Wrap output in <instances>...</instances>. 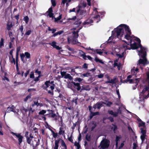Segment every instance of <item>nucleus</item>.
<instances>
[{"label": "nucleus", "instance_id": "1", "mask_svg": "<svg viewBox=\"0 0 149 149\" xmlns=\"http://www.w3.org/2000/svg\"><path fill=\"white\" fill-rule=\"evenodd\" d=\"M54 81L51 82L50 81H46L45 84L42 86L43 88L46 91H48V93L51 94L52 95H54L53 90L54 88L55 85L53 84Z\"/></svg>", "mask_w": 149, "mask_h": 149}, {"label": "nucleus", "instance_id": "2", "mask_svg": "<svg viewBox=\"0 0 149 149\" xmlns=\"http://www.w3.org/2000/svg\"><path fill=\"white\" fill-rule=\"evenodd\" d=\"M137 41H138L139 42V44L135 42L134 43L132 44V39L130 40L129 43L130 46V47L131 48V49H132L133 50L135 49H137L139 47H140V50L139 51V53L141 52L144 50H146L147 48L143 47L141 44V40L140 39L138 38Z\"/></svg>", "mask_w": 149, "mask_h": 149}, {"label": "nucleus", "instance_id": "3", "mask_svg": "<svg viewBox=\"0 0 149 149\" xmlns=\"http://www.w3.org/2000/svg\"><path fill=\"white\" fill-rule=\"evenodd\" d=\"M146 50H144L140 53H139L138 55L142 59L140 58L139 60L138 64L140 65L141 64L143 65L144 67L146 65L149 64V61H148L146 58L147 53Z\"/></svg>", "mask_w": 149, "mask_h": 149}, {"label": "nucleus", "instance_id": "4", "mask_svg": "<svg viewBox=\"0 0 149 149\" xmlns=\"http://www.w3.org/2000/svg\"><path fill=\"white\" fill-rule=\"evenodd\" d=\"M138 126L139 127H141L140 129L141 132V139L142 142H143L144 141L146 137L147 136L146 135V127L145 125V123L144 122L142 121L139 122Z\"/></svg>", "mask_w": 149, "mask_h": 149}, {"label": "nucleus", "instance_id": "5", "mask_svg": "<svg viewBox=\"0 0 149 149\" xmlns=\"http://www.w3.org/2000/svg\"><path fill=\"white\" fill-rule=\"evenodd\" d=\"M92 18L93 19H88L86 20L85 22L83 23V24L84 25H85L86 24H89L93 22V20L95 21V22L97 23H98L100 20V15H96L95 16L92 17Z\"/></svg>", "mask_w": 149, "mask_h": 149}, {"label": "nucleus", "instance_id": "6", "mask_svg": "<svg viewBox=\"0 0 149 149\" xmlns=\"http://www.w3.org/2000/svg\"><path fill=\"white\" fill-rule=\"evenodd\" d=\"M110 145V141L107 139H103L101 142L100 146V149H105L107 148Z\"/></svg>", "mask_w": 149, "mask_h": 149}, {"label": "nucleus", "instance_id": "7", "mask_svg": "<svg viewBox=\"0 0 149 149\" xmlns=\"http://www.w3.org/2000/svg\"><path fill=\"white\" fill-rule=\"evenodd\" d=\"M149 89V84H148V86H145L144 88L143 89L141 92L140 94V95L143 96V97L145 99H147L149 97V92L148 93L147 95H146L145 94L147 92H148Z\"/></svg>", "mask_w": 149, "mask_h": 149}, {"label": "nucleus", "instance_id": "8", "mask_svg": "<svg viewBox=\"0 0 149 149\" xmlns=\"http://www.w3.org/2000/svg\"><path fill=\"white\" fill-rule=\"evenodd\" d=\"M115 33H116L117 36L118 38L119 36L121 35V37H122L124 33L123 29L122 26H120V25L118 26L116 29H115Z\"/></svg>", "mask_w": 149, "mask_h": 149}, {"label": "nucleus", "instance_id": "9", "mask_svg": "<svg viewBox=\"0 0 149 149\" xmlns=\"http://www.w3.org/2000/svg\"><path fill=\"white\" fill-rule=\"evenodd\" d=\"M60 74L62 78H63L65 79H68L70 81H72L73 77L70 74L67 73L66 72L61 71Z\"/></svg>", "mask_w": 149, "mask_h": 149}, {"label": "nucleus", "instance_id": "10", "mask_svg": "<svg viewBox=\"0 0 149 149\" xmlns=\"http://www.w3.org/2000/svg\"><path fill=\"white\" fill-rule=\"evenodd\" d=\"M60 141H61V146L64 148L62 149H67V146L65 143V142L63 140L61 139L60 138H59L57 140H55V145L56 146H59L58 144Z\"/></svg>", "mask_w": 149, "mask_h": 149}, {"label": "nucleus", "instance_id": "11", "mask_svg": "<svg viewBox=\"0 0 149 149\" xmlns=\"http://www.w3.org/2000/svg\"><path fill=\"white\" fill-rule=\"evenodd\" d=\"M29 132L28 131H26L25 133L24 136L26 139V142L27 143L33 146L32 143L33 144V142L32 139L33 138H31L29 137Z\"/></svg>", "mask_w": 149, "mask_h": 149}, {"label": "nucleus", "instance_id": "12", "mask_svg": "<svg viewBox=\"0 0 149 149\" xmlns=\"http://www.w3.org/2000/svg\"><path fill=\"white\" fill-rule=\"evenodd\" d=\"M11 133L13 135H15L18 139V144L20 145L23 141V137L20 134H17L13 132H11Z\"/></svg>", "mask_w": 149, "mask_h": 149}, {"label": "nucleus", "instance_id": "13", "mask_svg": "<svg viewBox=\"0 0 149 149\" xmlns=\"http://www.w3.org/2000/svg\"><path fill=\"white\" fill-rule=\"evenodd\" d=\"M120 26H122L123 30H125L126 34H131L132 33L129 26L125 24H122L120 25Z\"/></svg>", "mask_w": 149, "mask_h": 149}, {"label": "nucleus", "instance_id": "14", "mask_svg": "<svg viewBox=\"0 0 149 149\" xmlns=\"http://www.w3.org/2000/svg\"><path fill=\"white\" fill-rule=\"evenodd\" d=\"M14 50V49H12L9 52V53L11 55V57L10 56H9V59L11 63L14 64V65H15L16 63V60H15V58H14L13 54V52Z\"/></svg>", "mask_w": 149, "mask_h": 149}, {"label": "nucleus", "instance_id": "15", "mask_svg": "<svg viewBox=\"0 0 149 149\" xmlns=\"http://www.w3.org/2000/svg\"><path fill=\"white\" fill-rule=\"evenodd\" d=\"M123 82L127 83L128 81L130 82V83H138L139 82V79H127L123 81Z\"/></svg>", "mask_w": 149, "mask_h": 149}, {"label": "nucleus", "instance_id": "16", "mask_svg": "<svg viewBox=\"0 0 149 149\" xmlns=\"http://www.w3.org/2000/svg\"><path fill=\"white\" fill-rule=\"evenodd\" d=\"M71 83L73 84L74 87L77 89V91L81 90V86L79 83L77 82L76 83L72 81H71Z\"/></svg>", "mask_w": 149, "mask_h": 149}, {"label": "nucleus", "instance_id": "17", "mask_svg": "<svg viewBox=\"0 0 149 149\" xmlns=\"http://www.w3.org/2000/svg\"><path fill=\"white\" fill-rule=\"evenodd\" d=\"M88 108L90 113H91V114H92L93 116L99 115V113L98 111H97L95 112H93L95 111V110L93 109L91 106H89Z\"/></svg>", "mask_w": 149, "mask_h": 149}, {"label": "nucleus", "instance_id": "18", "mask_svg": "<svg viewBox=\"0 0 149 149\" xmlns=\"http://www.w3.org/2000/svg\"><path fill=\"white\" fill-rule=\"evenodd\" d=\"M80 7L79 6L78 8H77V11L76 12V14L84 15L86 13V11L83 10H80Z\"/></svg>", "mask_w": 149, "mask_h": 149}, {"label": "nucleus", "instance_id": "19", "mask_svg": "<svg viewBox=\"0 0 149 149\" xmlns=\"http://www.w3.org/2000/svg\"><path fill=\"white\" fill-rule=\"evenodd\" d=\"M123 42H124L125 43H124L123 45V47L125 48V50L127 49H131V48L128 46L130 45L129 42H127L124 40H122Z\"/></svg>", "mask_w": 149, "mask_h": 149}, {"label": "nucleus", "instance_id": "20", "mask_svg": "<svg viewBox=\"0 0 149 149\" xmlns=\"http://www.w3.org/2000/svg\"><path fill=\"white\" fill-rule=\"evenodd\" d=\"M21 49L20 47H17V50L16 54V62L19 61V52L20 51Z\"/></svg>", "mask_w": 149, "mask_h": 149}, {"label": "nucleus", "instance_id": "21", "mask_svg": "<svg viewBox=\"0 0 149 149\" xmlns=\"http://www.w3.org/2000/svg\"><path fill=\"white\" fill-rule=\"evenodd\" d=\"M47 12L48 13V15L50 17H54V13H53L52 8V7L50 8Z\"/></svg>", "mask_w": 149, "mask_h": 149}, {"label": "nucleus", "instance_id": "22", "mask_svg": "<svg viewBox=\"0 0 149 149\" xmlns=\"http://www.w3.org/2000/svg\"><path fill=\"white\" fill-rule=\"evenodd\" d=\"M91 90V88L89 85H87L86 86H82V88L80 91V92H81L83 90H86V91H89Z\"/></svg>", "mask_w": 149, "mask_h": 149}, {"label": "nucleus", "instance_id": "23", "mask_svg": "<svg viewBox=\"0 0 149 149\" xmlns=\"http://www.w3.org/2000/svg\"><path fill=\"white\" fill-rule=\"evenodd\" d=\"M48 115H49V117L52 118H54L55 120L56 121L58 120V118H57V116L55 113H49ZM47 115H48V114H46L45 115L47 116Z\"/></svg>", "mask_w": 149, "mask_h": 149}, {"label": "nucleus", "instance_id": "24", "mask_svg": "<svg viewBox=\"0 0 149 149\" xmlns=\"http://www.w3.org/2000/svg\"><path fill=\"white\" fill-rule=\"evenodd\" d=\"M91 131H93L96 127L97 124L94 121H92L91 123Z\"/></svg>", "mask_w": 149, "mask_h": 149}, {"label": "nucleus", "instance_id": "25", "mask_svg": "<svg viewBox=\"0 0 149 149\" xmlns=\"http://www.w3.org/2000/svg\"><path fill=\"white\" fill-rule=\"evenodd\" d=\"M63 33V31H60L57 32H56L55 33H53V34L51 36V37H55L56 36L59 35H60L62 34Z\"/></svg>", "mask_w": 149, "mask_h": 149}, {"label": "nucleus", "instance_id": "26", "mask_svg": "<svg viewBox=\"0 0 149 149\" xmlns=\"http://www.w3.org/2000/svg\"><path fill=\"white\" fill-rule=\"evenodd\" d=\"M63 128L62 127H60L59 128V131L58 132V134L59 135H63L65 134V131L63 130Z\"/></svg>", "mask_w": 149, "mask_h": 149}, {"label": "nucleus", "instance_id": "27", "mask_svg": "<svg viewBox=\"0 0 149 149\" xmlns=\"http://www.w3.org/2000/svg\"><path fill=\"white\" fill-rule=\"evenodd\" d=\"M13 26V25L12 23H11L10 24H7L6 25V29L8 31H10L11 30V28Z\"/></svg>", "mask_w": 149, "mask_h": 149}, {"label": "nucleus", "instance_id": "28", "mask_svg": "<svg viewBox=\"0 0 149 149\" xmlns=\"http://www.w3.org/2000/svg\"><path fill=\"white\" fill-rule=\"evenodd\" d=\"M18 63V62H16V63H15V64H16V70L17 71V74L20 75V74H21V73L20 72V71L19 70Z\"/></svg>", "mask_w": 149, "mask_h": 149}, {"label": "nucleus", "instance_id": "29", "mask_svg": "<svg viewBox=\"0 0 149 149\" xmlns=\"http://www.w3.org/2000/svg\"><path fill=\"white\" fill-rule=\"evenodd\" d=\"M108 112L109 114L113 115L114 117H116L117 116V113L116 112H114L112 110H109Z\"/></svg>", "mask_w": 149, "mask_h": 149}, {"label": "nucleus", "instance_id": "30", "mask_svg": "<svg viewBox=\"0 0 149 149\" xmlns=\"http://www.w3.org/2000/svg\"><path fill=\"white\" fill-rule=\"evenodd\" d=\"M31 93H30L29 95L27 96L24 99V102H27L28 99H30L31 97Z\"/></svg>", "mask_w": 149, "mask_h": 149}, {"label": "nucleus", "instance_id": "31", "mask_svg": "<svg viewBox=\"0 0 149 149\" xmlns=\"http://www.w3.org/2000/svg\"><path fill=\"white\" fill-rule=\"evenodd\" d=\"M120 138V136H116V139L115 140L116 142L115 145H116V148H117L118 147V141L119 140Z\"/></svg>", "mask_w": 149, "mask_h": 149}, {"label": "nucleus", "instance_id": "32", "mask_svg": "<svg viewBox=\"0 0 149 149\" xmlns=\"http://www.w3.org/2000/svg\"><path fill=\"white\" fill-rule=\"evenodd\" d=\"M101 50H99L98 49H96L94 51V52H96V53L100 55H102V54L103 53V52L100 51Z\"/></svg>", "mask_w": 149, "mask_h": 149}, {"label": "nucleus", "instance_id": "33", "mask_svg": "<svg viewBox=\"0 0 149 149\" xmlns=\"http://www.w3.org/2000/svg\"><path fill=\"white\" fill-rule=\"evenodd\" d=\"M124 52H122L121 54L116 53V56H118L119 58H122L124 56Z\"/></svg>", "mask_w": 149, "mask_h": 149}, {"label": "nucleus", "instance_id": "34", "mask_svg": "<svg viewBox=\"0 0 149 149\" xmlns=\"http://www.w3.org/2000/svg\"><path fill=\"white\" fill-rule=\"evenodd\" d=\"M48 30L49 31H52V33H54L56 31V29L55 28H53L52 29H51L50 27L49 26L48 27Z\"/></svg>", "mask_w": 149, "mask_h": 149}, {"label": "nucleus", "instance_id": "35", "mask_svg": "<svg viewBox=\"0 0 149 149\" xmlns=\"http://www.w3.org/2000/svg\"><path fill=\"white\" fill-rule=\"evenodd\" d=\"M74 146L77 147V149H79L81 147L80 145L79 144V142H77L75 141L74 143Z\"/></svg>", "mask_w": 149, "mask_h": 149}, {"label": "nucleus", "instance_id": "36", "mask_svg": "<svg viewBox=\"0 0 149 149\" xmlns=\"http://www.w3.org/2000/svg\"><path fill=\"white\" fill-rule=\"evenodd\" d=\"M24 55H25V56H26V58L29 59L30 58V54L28 52H25Z\"/></svg>", "mask_w": 149, "mask_h": 149}, {"label": "nucleus", "instance_id": "37", "mask_svg": "<svg viewBox=\"0 0 149 149\" xmlns=\"http://www.w3.org/2000/svg\"><path fill=\"white\" fill-rule=\"evenodd\" d=\"M131 34H126V35H125V38L127 40H130L131 39V37L130 36Z\"/></svg>", "mask_w": 149, "mask_h": 149}, {"label": "nucleus", "instance_id": "38", "mask_svg": "<svg viewBox=\"0 0 149 149\" xmlns=\"http://www.w3.org/2000/svg\"><path fill=\"white\" fill-rule=\"evenodd\" d=\"M96 106L97 109H100V108L102 106V104L100 102H98L96 103Z\"/></svg>", "mask_w": 149, "mask_h": 149}, {"label": "nucleus", "instance_id": "39", "mask_svg": "<svg viewBox=\"0 0 149 149\" xmlns=\"http://www.w3.org/2000/svg\"><path fill=\"white\" fill-rule=\"evenodd\" d=\"M95 60L96 62H99L102 64L104 63L103 62L102 60H100L97 57H96L95 58Z\"/></svg>", "mask_w": 149, "mask_h": 149}, {"label": "nucleus", "instance_id": "40", "mask_svg": "<svg viewBox=\"0 0 149 149\" xmlns=\"http://www.w3.org/2000/svg\"><path fill=\"white\" fill-rule=\"evenodd\" d=\"M29 18L27 16H26L24 17V18H23L24 20L25 21V23L26 24L28 23V22L29 21Z\"/></svg>", "mask_w": 149, "mask_h": 149}, {"label": "nucleus", "instance_id": "41", "mask_svg": "<svg viewBox=\"0 0 149 149\" xmlns=\"http://www.w3.org/2000/svg\"><path fill=\"white\" fill-rule=\"evenodd\" d=\"M4 46V39L3 38H1L0 42V48Z\"/></svg>", "mask_w": 149, "mask_h": 149}, {"label": "nucleus", "instance_id": "42", "mask_svg": "<svg viewBox=\"0 0 149 149\" xmlns=\"http://www.w3.org/2000/svg\"><path fill=\"white\" fill-rule=\"evenodd\" d=\"M81 23V22L80 20H78L76 21L74 23V25H77L78 26H79Z\"/></svg>", "mask_w": 149, "mask_h": 149}, {"label": "nucleus", "instance_id": "43", "mask_svg": "<svg viewBox=\"0 0 149 149\" xmlns=\"http://www.w3.org/2000/svg\"><path fill=\"white\" fill-rule=\"evenodd\" d=\"M35 104H36V105H37V107L40 106V107L43 106V104L42 103H38V101L36 102L35 101Z\"/></svg>", "mask_w": 149, "mask_h": 149}, {"label": "nucleus", "instance_id": "44", "mask_svg": "<svg viewBox=\"0 0 149 149\" xmlns=\"http://www.w3.org/2000/svg\"><path fill=\"white\" fill-rule=\"evenodd\" d=\"M73 33L74 35V36H73L74 38H77L79 36V34L78 33H76L75 31H73Z\"/></svg>", "mask_w": 149, "mask_h": 149}, {"label": "nucleus", "instance_id": "45", "mask_svg": "<svg viewBox=\"0 0 149 149\" xmlns=\"http://www.w3.org/2000/svg\"><path fill=\"white\" fill-rule=\"evenodd\" d=\"M56 42L55 41H53L52 42L49 43L50 45L53 47L54 48L56 45Z\"/></svg>", "mask_w": 149, "mask_h": 149}, {"label": "nucleus", "instance_id": "46", "mask_svg": "<svg viewBox=\"0 0 149 149\" xmlns=\"http://www.w3.org/2000/svg\"><path fill=\"white\" fill-rule=\"evenodd\" d=\"M46 113V110H42L39 112L38 114L39 115H44Z\"/></svg>", "mask_w": 149, "mask_h": 149}, {"label": "nucleus", "instance_id": "47", "mask_svg": "<svg viewBox=\"0 0 149 149\" xmlns=\"http://www.w3.org/2000/svg\"><path fill=\"white\" fill-rule=\"evenodd\" d=\"M8 108H10V109H11V111L14 112H16L15 110L14 107L13 105H12L11 107H8Z\"/></svg>", "mask_w": 149, "mask_h": 149}, {"label": "nucleus", "instance_id": "48", "mask_svg": "<svg viewBox=\"0 0 149 149\" xmlns=\"http://www.w3.org/2000/svg\"><path fill=\"white\" fill-rule=\"evenodd\" d=\"M30 78H34V73L32 71L31 72L30 75Z\"/></svg>", "mask_w": 149, "mask_h": 149}, {"label": "nucleus", "instance_id": "49", "mask_svg": "<svg viewBox=\"0 0 149 149\" xmlns=\"http://www.w3.org/2000/svg\"><path fill=\"white\" fill-rule=\"evenodd\" d=\"M41 77V76H38V77H36V78L34 79V81L36 82H37V81H39V78H40Z\"/></svg>", "mask_w": 149, "mask_h": 149}, {"label": "nucleus", "instance_id": "50", "mask_svg": "<svg viewBox=\"0 0 149 149\" xmlns=\"http://www.w3.org/2000/svg\"><path fill=\"white\" fill-rule=\"evenodd\" d=\"M20 56L21 60L22 61H23L25 57V55L24 54H20Z\"/></svg>", "mask_w": 149, "mask_h": 149}, {"label": "nucleus", "instance_id": "51", "mask_svg": "<svg viewBox=\"0 0 149 149\" xmlns=\"http://www.w3.org/2000/svg\"><path fill=\"white\" fill-rule=\"evenodd\" d=\"M77 98H73V99L72 100L71 102H75V104H77Z\"/></svg>", "mask_w": 149, "mask_h": 149}, {"label": "nucleus", "instance_id": "52", "mask_svg": "<svg viewBox=\"0 0 149 149\" xmlns=\"http://www.w3.org/2000/svg\"><path fill=\"white\" fill-rule=\"evenodd\" d=\"M77 8H78V7H76V8H74L72 9H70V10L69 11V13H70L71 12H75L77 11Z\"/></svg>", "mask_w": 149, "mask_h": 149}, {"label": "nucleus", "instance_id": "53", "mask_svg": "<svg viewBox=\"0 0 149 149\" xmlns=\"http://www.w3.org/2000/svg\"><path fill=\"white\" fill-rule=\"evenodd\" d=\"M24 29L23 26L22 25L19 27V30L20 31L21 33H22L23 32Z\"/></svg>", "mask_w": 149, "mask_h": 149}, {"label": "nucleus", "instance_id": "54", "mask_svg": "<svg viewBox=\"0 0 149 149\" xmlns=\"http://www.w3.org/2000/svg\"><path fill=\"white\" fill-rule=\"evenodd\" d=\"M82 52L84 53V54H81V56L82 57L84 60H86V57H87V56L85 55V53H84V52L82 51Z\"/></svg>", "mask_w": 149, "mask_h": 149}, {"label": "nucleus", "instance_id": "55", "mask_svg": "<svg viewBox=\"0 0 149 149\" xmlns=\"http://www.w3.org/2000/svg\"><path fill=\"white\" fill-rule=\"evenodd\" d=\"M52 5L54 7L56 5V1L55 0H51Z\"/></svg>", "mask_w": 149, "mask_h": 149}, {"label": "nucleus", "instance_id": "56", "mask_svg": "<svg viewBox=\"0 0 149 149\" xmlns=\"http://www.w3.org/2000/svg\"><path fill=\"white\" fill-rule=\"evenodd\" d=\"M128 128L129 131H131L133 132V135H135V133L133 131V130L130 126H128Z\"/></svg>", "mask_w": 149, "mask_h": 149}, {"label": "nucleus", "instance_id": "57", "mask_svg": "<svg viewBox=\"0 0 149 149\" xmlns=\"http://www.w3.org/2000/svg\"><path fill=\"white\" fill-rule=\"evenodd\" d=\"M91 136L89 135L88 136V135H86V140L88 141H90L91 140Z\"/></svg>", "mask_w": 149, "mask_h": 149}, {"label": "nucleus", "instance_id": "58", "mask_svg": "<svg viewBox=\"0 0 149 149\" xmlns=\"http://www.w3.org/2000/svg\"><path fill=\"white\" fill-rule=\"evenodd\" d=\"M68 140L70 142H71L72 143H73V140L72 139V135H71V136L69 137L68 138Z\"/></svg>", "mask_w": 149, "mask_h": 149}, {"label": "nucleus", "instance_id": "59", "mask_svg": "<svg viewBox=\"0 0 149 149\" xmlns=\"http://www.w3.org/2000/svg\"><path fill=\"white\" fill-rule=\"evenodd\" d=\"M35 73H37L38 74V76L40 75V76H42V75L41 74V72L40 71H38V69H37L35 70Z\"/></svg>", "mask_w": 149, "mask_h": 149}, {"label": "nucleus", "instance_id": "60", "mask_svg": "<svg viewBox=\"0 0 149 149\" xmlns=\"http://www.w3.org/2000/svg\"><path fill=\"white\" fill-rule=\"evenodd\" d=\"M116 78H115L114 79H111L110 80V83L111 84H115L116 83L115 81H116Z\"/></svg>", "mask_w": 149, "mask_h": 149}, {"label": "nucleus", "instance_id": "61", "mask_svg": "<svg viewBox=\"0 0 149 149\" xmlns=\"http://www.w3.org/2000/svg\"><path fill=\"white\" fill-rule=\"evenodd\" d=\"M116 92L117 94L118 95V97L119 98H120V94L119 92V90L118 89H117L116 90Z\"/></svg>", "mask_w": 149, "mask_h": 149}, {"label": "nucleus", "instance_id": "62", "mask_svg": "<svg viewBox=\"0 0 149 149\" xmlns=\"http://www.w3.org/2000/svg\"><path fill=\"white\" fill-rule=\"evenodd\" d=\"M31 30H29L25 33V35L29 36L31 34Z\"/></svg>", "mask_w": 149, "mask_h": 149}, {"label": "nucleus", "instance_id": "63", "mask_svg": "<svg viewBox=\"0 0 149 149\" xmlns=\"http://www.w3.org/2000/svg\"><path fill=\"white\" fill-rule=\"evenodd\" d=\"M133 149H136V147H138L137 145L135 143H133Z\"/></svg>", "mask_w": 149, "mask_h": 149}, {"label": "nucleus", "instance_id": "64", "mask_svg": "<svg viewBox=\"0 0 149 149\" xmlns=\"http://www.w3.org/2000/svg\"><path fill=\"white\" fill-rule=\"evenodd\" d=\"M146 74L147 76V79L148 81L149 86V72H146Z\"/></svg>", "mask_w": 149, "mask_h": 149}]
</instances>
